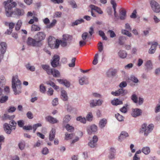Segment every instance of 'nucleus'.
<instances>
[{"label": "nucleus", "mask_w": 160, "mask_h": 160, "mask_svg": "<svg viewBox=\"0 0 160 160\" xmlns=\"http://www.w3.org/2000/svg\"><path fill=\"white\" fill-rule=\"evenodd\" d=\"M4 4L6 15L8 17H11L13 14L20 16L23 15L24 13V10L22 9L17 8L14 11H12V8H15L17 5L15 2H13V0H7L4 2Z\"/></svg>", "instance_id": "obj_1"}, {"label": "nucleus", "mask_w": 160, "mask_h": 160, "mask_svg": "<svg viewBox=\"0 0 160 160\" xmlns=\"http://www.w3.org/2000/svg\"><path fill=\"white\" fill-rule=\"evenodd\" d=\"M21 83L18 78V76H13L12 79V88L15 95L19 94L21 92Z\"/></svg>", "instance_id": "obj_2"}, {"label": "nucleus", "mask_w": 160, "mask_h": 160, "mask_svg": "<svg viewBox=\"0 0 160 160\" xmlns=\"http://www.w3.org/2000/svg\"><path fill=\"white\" fill-rule=\"evenodd\" d=\"M154 127V125L152 124H150L147 125L146 123L142 124L139 130V132L141 134L144 133V135L145 136H147L152 130Z\"/></svg>", "instance_id": "obj_3"}, {"label": "nucleus", "mask_w": 160, "mask_h": 160, "mask_svg": "<svg viewBox=\"0 0 160 160\" xmlns=\"http://www.w3.org/2000/svg\"><path fill=\"white\" fill-rule=\"evenodd\" d=\"M45 33L43 32H38L34 36V38L36 40L40 47L42 45L41 42L45 39Z\"/></svg>", "instance_id": "obj_4"}, {"label": "nucleus", "mask_w": 160, "mask_h": 160, "mask_svg": "<svg viewBox=\"0 0 160 160\" xmlns=\"http://www.w3.org/2000/svg\"><path fill=\"white\" fill-rule=\"evenodd\" d=\"M151 9L154 12L158 13L160 12V5L154 0H149Z\"/></svg>", "instance_id": "obj_5"}, {"label": "nucleus", "mask_w": 160, "mask_h": 160, "mask_svg": "<svg viewBox=\"0 0 160 160\" xmlns=\"http://www.w3.org/2000/svg\"><path fill=\"white\" fill-rule=\"evenodd\" d=\"M60 43V41L59 40L56 39L55 41L54 38L53 39L51 37H50L49 38L48 44L52 48H58Z\"/></svg>", "instance_id": "obj_6"}, {"label": "nucleus", "mask_w": 160, "mask_h": 160, "mask_svg": "<svg viewBox=\"0 0 160 160\" xmlns=\"http://www.w3.org/2000/svg\"><path fill=\"white\" fill-rule=\"evenodd\" d=\"M59 60L60 57L57 55H54L51 60V64L52 66L54 68L58 66Z\"/></svg>", "instance_id": "obj_7"}, {"label": "nucleus", "mask_w": 160, "mask_h": 160, "mask_svg": "<svg viewBox=\"0 0 160 160\" xmlns=\"http://www.w3.org/2000/svg\"><path fill=\"white\" fill-rule=\"evenodd\" d=\"M46 72L48 74L52 75L55 77L58 78L60 76V73L58 70L52 68L50 67L46 71Z\"/></svg>", "instance_id": "obj_8"}, {"label": "nucleus", "mask_w": 160, "mask_h": 160, "mask_svg": "<svg viewBox=\"0 0 160 160\" xmlns=\"http://www.w3.org/2000/svg\"><path fill=\"white\" fill-rule=\"evenodd\" d=\"M127 90L120 88L115 92H112L111 94L115 96H123L126 94L127 93Z\"/></svg>", "instance_id": "obj_9"}, {"label": "nucleus", "mask_w": 160, "mask_h": 160, "mask_svg": "<svg viewBox=\"0 0 160 160\" xmlns=\"http://www.w3.org/2000/svg\"><path fill=\"white\" fill-rule=\"evenodd\" d=\"M87 129L88 134L91 135L94 134L97 131L98 127L95 124H92L88 126Z\"/></svg>", "instance_id": "obj_10"}, {"label": "nucleus", "mask_w": 160, "mask_h": 160, "mask_svg": "<svg viewBox=\"0 0 160 160\" xmlns=\"http://www.w3.org/2000/svg\"><path fill=\"white\" fill-rule=\"evenodd\" d=\"M98 138L97 136L94 135L92 138L88 142V146L91 148H95L97 146Z\"/></svg>", "instance_id": "obj_11"}, {"label": "nucleus", "mask_w": 160, "mask_h": 160, "mask_svg": "<svg viewBox=\"0 0 160 160\" xmlns=\"http://www.w3.org/2000/svg\"><path fill=\"white\" fill-rule=\"evenodd\" d=\"M27 43L28 45L33 47H39V45L38 44V43L34 38L33 39L31 37H29L28 39Z\"/></svg>", "instance_id": "obj_12"}, {"label": "nucleus", "mask_w": 160, "mask_h": 160, "mask_svg": "<svg viewBox=\"0 0 160 160\" xmlns=\"http://www.w3.org/2000/svg\"><path fill=\"white\" fill-rule=\"evenodd\" d=\"M3 128L5 132L8 134H10L11 132L12 129V128L7 123H5L3 124Z\"/></svg>", "instance_id": "obj_13"}, {"label": "nucleus", "mask_w": 160, "mask_h": 160, "mask_svg": "<svg viewBox=\"0 0 160 160\" xmlns=\"http://www.w3.org/2000/svg\"><path fill=\"white\" fill-rule=\"evenodd\" d=\"M142 112L141 109L136 108L132 110V116L134 117H137L141 114Z\"/></svg>", "instance_id": "obj_14"}, {"label": "nucleus", "mask_w": 160, "mask_h": 160, "mask_svg": "<svg viewBox=\"0 0 160 160\" xmlns=\"http://www.w3.org/2000/svg\"><path fill=\"white\" fill-rule=\"evenodd\" d=\"M46 120L50 123L51 124H54L58 122V121L55 118L53 117L48 116L46 117Z\"/></svg>", "instance_id": "obj_15"}, {"label": "nucleus", "mask_w": 160, "mask_h": 160, "mask_svg": "<svg viewBox=\"0 0 160 160\" xmlns=\"http://www.w3.org/2000/svg\"><path fill=\"white\" fill-rule=\"evenodd\" d=\"M128 134L126 132L122 131L119 136L118 140L120 142H122L126 137H128Z\"/></svg>", "instance_id": "obj_16"}, {"label": "nucleus", "mask_w": 160, "mask_h": 160, "mask_svg": "<svg viewBox=\"0 0 160 160\" xmlns=\"http://www.w3.org/2000/svg\"><path fill=\"white\" fill-rule=\"evenodd\" d=\"M146 69L148 71L151 70L152 69L153 64L152 61L150 60H147L144 63Z\"/></svg>", "instance_id": "obj_17"}, {"label": "nucleus", "mask_w": 160, "mask_h": 160, "mask_svg": "<svg viewBox=\"0 0 160 160\" xmlns=\"http://www.w3.org/2000/svg\"><path fill=\"white\" fill-rule=\"evenodd\" d=\"M158 45V43L157 42H155L154 44L152 45L151 48L148 50V53L150 54L154 53L156 50V47Z\"/></svg>", "instance_id": "obj_18"}, {"label": "nucleus", "mask_w": 160, "mask_h": 160, "mask_svg": "<svg viewBox=\"0 0 160 160\" xmlns=\"http://www.w3.org/2000/svg\"><path fill=\"white\" fill-rule=\"evenodd\" d=\"M90 7L92 10H94L99 14H102L103 13V12L101 9L97 6L93 5H90Z\"/></svg>", "instance_id": "obj_19"}, {"label": "nucleus", "mask_w": 160, "mask_h": 160, "mask_svg": "<svg viewBox=\"0 0 160 160\" xmlns=\"http://www.w3.org/2000/svg\"><path fill=\"white\" fill-rule=\"evenodd\" d=\"M57 80L60 83L63 84V85L67 88H69L70 86V82L66 80L58 79Z\"/></svg>", "instance_id": "obj_20"}, {"label": "nucleus", "mask_w": 160, "mask_h": 160, "mask_svg": "<svg viewBox=\"0 0 160 160\" xmlns=\"http://www.w3.org/2000/svg\"><path fill=\"white\" fill-rule=\"evenodd\" d=\"M1 52L2 54H4L6 50L7 49V44L6 43L4 42H2L0 43Z\"/></svg>", "instance_id": "obj_21"}, {"label": "nucleus", "mask_w": 160, "mask_h": 160, "mask_svg": "<svg viewBox=\"0 0 160 160\" xmlns=\"http://www.w3.org/2000/svg\"><path fill=\"white\" fill-rule=\"evenodd\" d=\"M61 98L64 101L67 100L68 97L67 92L64 90H62L61 91Z\"/></svg>", "instance_id": "obj_22"}, {"label": "nucleus", "mask_w": 160, "mask_h": 160, "mask_svg": "<svg viewBox=\"0 0 160 160\" xmlns=\"http://www.w3.org/2000/svg\"><path fill=\"white\" fill-rule=\"evenodd\" d=\"M111 103L114 105L117 106L118 105H121L123 104L122 100H120L118 98H114L111 102Z\"/></svg>", "instance_id": "obj_23"}, {"label": "nucleus", "mask_w": 160, "mask_h": 160, "mask_svg": "<svg viewBox=\"0 0 160 160\" xmlns=\"http://www.w3.org/2000/svg\"><path fill=\"white\" fill-rule=\"evenodd\" d=\"M120 18L121 20H123L125 19L126 16V11L125 10L122 9L119 11Z\"/></svg>", "instance_id": "obj_24"}, {"label": "nucleus", "mask_w": 160, "mask_h": 160, "mask_svg": "<svg viewBox=\"0 0 160 160\" xmlns=\"http://www.w3.org/2000/svg\"><path fill=\"white\" fill-rule=\"evenodd\" d=\"M55 133V130L52 128L49 134V139L50 141H52L53 140L54 138Z\"/></svg>", "instance_id": "obj_25"}, {"label": "nucleus", "mask_w": 160, "mask_h": 160, "mask_svg": "<svg viewBox=\"0 0 160 160\" xmlns=\"http://www.w3.org/2000/svg\"><path fill=\"white\" fill-rule=\"evenodd\" d=\"M127 54L126 52L123 50H120L118 52V55L120 58L124 59L127 56Z\"/></svg>", "instance_id": "obj_26"}, {"label": "nucleus", "mask_w": 160, "mask_h": 160, "mask_svg": "<svg viewBox=\"0 0 160 160\" xmlns=\"http://www.w3.org/2000/svg\"><path fill=\"white\" fill-rule=\"evenodd\" d=\"M115 152V149L114 148H111L109 152L110 155L109 156V158L111 159H113L114 158Z\"/></svg>", "instance_id": "obj_27"}, {"label": "nucleus", "mask_w": 160, "mask_h": 160, "mask_svg": "<svg viewBox=\"0 0 160 160\" xmlns=\"http://www.w3.org/2000/svg\"><path fill=\"white\" fill-rule=\"evenodd\" d=\"M107 123V120L106 119L103 118L101 119L99 123V127L101 128H104Z\"/></svg>", "instance_id": "obj_28"}, {"label": "nucleus", "mask_w": 160, "mask_h": 160, "mask_svg": "<svg viewBox=\"0 0 160 160\" xmlns=\"http://www.w3.org/2000/svg\"><path fill=\"white\" fill-rule=\"evenodd\" d=\"M26 69L31 72H34L35 70V67L33 66H31L29 62H28L25 65Z\"/></svg>", "instance_id": "obj_29"}, {"label": "nucleus", "mask_w": 160, "mask_h": 160, "mask_svg": "<svg viewBox=\"0 0 160 160\" xmlns=\"http://www.w3.org/2000/svg\"><path fill=\"white\" fill-rule=\"evenodd\" d=\"M71 118V116L70 115H66L63 119V124L65 125L70 121Z\"/></svg>", "instance_id": "obj_30"}, {"label": "nucleus", "mask_w": 160, "mask_h": 160, "mask_svg": "<svg viewBox=\"0 0 160 160\" xmlns=\"http://www.w3.org/2000/svg\"><path fill=\"white\" fill-rule=\"evenodd\" d=\"M79 83L81 85H83L84 84H87L88 83L87 79L85 77L81 78L79 80Z\"/></svg>", "instance_id": "obj_31"}, {"label": "nucleus", "mask_w": 160, "mask_h": 160, "mask_svg": "<svg viewBox=\"0 0 160 160\" xmlns=\"http://www.w3.org/2000/svg\"><path fill=\"white\" fill-rule=\"evenodd\" d=\"M142 151L145 155H148L150 152V148L148 147H145L143 148Z\"/></svg>", "instance_id": "obj_32"}, {"label": "nucleus", "mask_w": 160, "mask_h": 160, "mask_svg": "<svg viewBox=\"0 0 160 160\" xmlns=\"http://www.w3.org/2000/svg\"><path fill=\"white\" fill-rule=\"evenodd\" d=\"M126 39V37L125 36H120L118 39V43L120 45H123L125 42V41Z\"/></svg>", "instance_id": "obj_33"}, {"label": "nucleus", "mask_w": 160, "mask_h": 160, "mask_svg": "<svg viewBox=\"0 0 160 160\" xmlns=\"http://www.w3.org/2000/svg\"><path fill=\"white\" fill-rule=\"evenodd\" d=\"M84 21V20L82 18L78 19L75 22H73L72 23V26H73L75 25H78L81 24Z\"/></svg>", "instance_id": "obj_34"}, {"label": "nucleus", "mask_w": 160, "mask_h": 160, "mask_svg": "<svg viewBox=\"0 0 160 160\" xmlns=\"http://www.w3.org/2000/svg\"><path fill=\"white\" fill-rule=\"evenodd\" d=\"M41 29L40 27L38 25L32 24L31 27V31H40Z\"/></svg>", "instance_id": "obj_35"}, {"label": "nucleus", "mask_w": 160, "mask_h": 160, "mask_svg": "<svg viewBox=\"0 0 160 160\" xmlns=\"http://www.w3.org/2000/svg\"><path fill=\"white\" fill-rule=\"evenodd\" d=\"M72 38V37L71 35L68 34H65L63 35L62 39L67 42L71 40Z\"/></svg>", "instance_id": "obj_36"}, {"label": "nucleus", "mask_w": 160, "mask_h": 160, "mask_svg": "<svg viewBox=\"0 0 160 160\" xmlns=\"http://www.w3.org/2000/svg\"><path fill=\"white\" fill-rule=\"evenodd\" d=\"M68 3L71 5L73 8H77V6L74 0H69Z\"/></svg>", "instance_id": "obj_37"}, {"label": "nucleus", "mask_w": 160, "mask_h": 160, "mask_svg": "<svg viewBox=\"0 0 160 160\" xmlns=\"http://www.w3.org/2000/svg\"><path fill=\"white\" fill-rule=\"evenodd\" d=\"M56 20L55 19H53L52 22L49 25H47L46 26V28H50L53 27L56 23Z\"/></svg>", "instance_id": "obj_38"}, {"label": "nucleus", "mask_w": 160, "mask_h": 160, "mask_svg": "<svg viewBox=\"0 0 160 160\" xmlns=\"http://www.w3.org/2000/svg\"><path fill=\"white\" fill-rule=\"evenodd\" d=\"M67 130L70 132H72L74 130V128L69 124H67L65 126Z\"/></svg>", "instance_id": "obj_39"}, {"label": "nucleus", "mask_w": 160, "mask_h": 160, "mask_svg": "<svg viewBox=\"0 0 160 160\" xmlns=\"http://www.w3.org/2000/svg\"><path fill=\"white\" fill-rule=\"evenodd\" d=\"M22 22L21 20H18L17 23L15 27V29L17 31L19 30L22 25Z\"/></svg>", "instance_id": "obj_40"}, {"label": "nucleus", "mask_w": 160, "mask_h": 160, "mask_svg": "<svg viewBox=\"0 0 160 160\" xmlns=\"http://www.w3.org/2000/svg\"><path fill=\"white\" fill-rule=\"evenodd\" d=\"M129 31H128L127 30L123 29L122 30V33L128 36L129 37H131L132 36V35L131 33L129 32Z\"/></svg>", "instance_id": "obj_41"}, {"label": "nucleus", "mask_w": 160, "mask_h": 160, "mask_svg": "<svg viewBox=\"0 0 160 160\" xmlns=\"http://www.w3.org/2000/svg\"><path fill=\"white\" fill-rule=\"evenodd\" d=\"M76 120L78 121H79L81 122H82L83 123H86V119L85 118H82L81 116H79L78 117Z\"/></svg>", "instance_id": "obj_42"}, {"label": "nucleus", "mask_w": 160, "mask_h": 160, "mask_svg": "<svg viewBox=\"0 0 160 160\" xmlns=\"http://www.w3.org/2000/svg\"><path fill=\"white\" fill-rule=\"evenodd\" d=\"M6 80L3 77H0V87H3L5 85Z\"/></svg>", "instance_id": "obj_43"}, {"label": "nucleus", "mask_w": 160, "mask_h": 160, "mask_svg": "<svg viewBox=\"0 0 160 160\" xmlns=\"http://www.w3.org/2000/svg\"><path fill=\"white\" fill-rule=\"evenodd\" d=\"M8 99V97L7 96H5L1 97V94H0V102L1 103H3L6 102Z\"/></svg>", "instance_id": "obj_44"}, {"label": "nucleus", "mask_w": 160, "mask_h": 160, "mask_svg": "<svg viewBox=\"0 0 160 160\" xmlns=\"http://www.w3.org/2000/svg\"><path fill=\"white\" fill-rule=\"evenodd\" d=\"M115 116L117 119L119 121H122L123 120V117L119 113H117L115 115Z\"/></svg>", "instance_id": "obj_45"}, {"label": "nucleus", "mask_w": 160, "mask_h": 160, "mask_svg": "<svg viewBox=\"0 0 160 160\" xmlns=\"http://www.w3.org/2000/svg\"><path fill=\"white\" fill-rule=\"evenodd\" d=\"M86 119L88 121H91L93 118V115L91 112H89L86 116Z\"/></svg>", "instance_id": "obj_46"}, {"label": "nucleus", "mask_w": 160, "mask_h": 160, "mask_svg": "<svg viewBox=\"0 0 160 160\" xmlns=\"http://www.w3.org/2000/svg\"><path fill=\"white\" fill-rule=\"evenodd\" d=\"M40 92L43 93H45L46 92V88L44 86V84H41L40 85Z\"/></svg>", "instance_id": "obj_47"}, {"label": "nucleus", "mask_w": 160, "mask_h": 160, "mask_svg": "<svg viewBox=\"0 0 160 160\" xmlns=\"http://www.w3.org/2000/svg\"><path fill=\"white\" fill-rule=\"evenodd\" d=\"M15 117L14 115L10 116L6 114H5L3 115V118L5 119H8L10 120L13 119Z\"/></svg>", "instance_id": "obj_48"}, {"label": "nucleus", "mask_w": 160, "mask_h": 160, "mask_svg": "<svg viewBox=\"0 0 160 160\" xmlns=\"http://www.w3.org/2000/svg\"><path fill=\"white\" fill-rule=\"evenodd\" d=\"M98 53H96L94 57V59L92 62V63L93 65H96L98 63Z\"/></svg>", "instance_id": "obj_49"}, {"label": "nucleus", "mask_w": 160, "mask_h": 160, "mask_svg": "<svg viewBox=\"0 0 160 160\" xmlns=\"http://www.w3.org/2000/svg\"><path fill=\"white\" fill-rule=\"evenodd\" d=\"M131 99L135 103H137L138 102V98L137 96L133 94L132 95L131 97Z\"/></svg>", "instance_id": "obj_50"}, {"label": "nucleus", "mask_w": 160, "mask_h": 160, "mask_svg": "<svg viewBox=\"0 0 160 160\" xmlns=\"http://www.w3.org/2000/svg\"><path fill=\"white\" fill-rule=\"evenodd\" d=\"M116 72V70H110L108 71V75H111L112 76H115Z\"/></svg>", "instance_id": "obj_51"}, {"label": "nucleus", "mask_w": 160, "mask_h": 160, "mask_svg": "<svg viewBox=\"0 0 160 160\" xmlns=\"http://www.w3.org/2000/svg\"><path fill=\"white\" fill-rule=\"evenodd\" d=\"M16 110V108L13 106H11L9 107V108L8 109L7 111L8 112H13L15 111Z\"/></svg>", "instance_id": "obj_52"}, {"label": "nucleus", "mask_w": 160, "mask_h": 160, "mask_svg": "<svg viewBox=\"0 0 160 160\" xmlns=\"http://www.w3.org/2000/svg\"><path fill=\"white\" fill-rule=\"evenodd\" d=\"M130 80L134 83H137L138 82V79L133 75H132L130 77Z\"/></svg>", "instance_id": "obj_53"}, {"label": "nucleus", "mask_w": 160, "mask_h": 160, "mask_svg": "<svg viewBox=\"0 0 160 160\" xmlns=\"http://www.w3.org/2000/svg\"><path fill=\"white\" fill-rule=\"evenodd\" d=\"M98 49L99 52H101L103 49L102 43L101 42H99L98 43Z\"/></svg>", "instance_id": "obj_54"}, {"label": "nucleus", "mask_w": 160, "mask_h": 160, "mask_svg": "<svg viewBox=\"0 0 160 160\" xmlns=\"http://www.w3.org/2000/svg\"><path fill=\"white\" fill-rule=\"evenodd\" d=\"M10 122H11V124L10 126L12 128V129L15 130L16 128V126L17 125L16 122L13 120H12Z\"/></svg>", "instance_id": "obj_55"}, {"label": "nucleus", "mask_w": 160, "mask_h": 160, "mask_svg": "<svg viewBox=\"0 0 160 160\" xmlns=\"http://www.w3.org/2000/svg\"><path fill=\"white\" fill-rule=\"evenodd\" d=\"M76 58H73L71 60L72 63H69L68 65L70 67H74L75 66Z\"/></svg>", "instance_id": "obj_56"}, {"label": "nucleus", "mask_w": 160, "mask_h": 160, "mask_svg": "<svg viewBox=\"0 0 160 160\" xmlns=\"http://www.w3.org/2000/svg\"><path fill=\"white\" fill-rule=\"evenodd\" d=\"M26 116L29 119H32L33 118V114L31 111L28 112L26 113Z\"/></svg>", "instance_id": "obj_57"}, {"label": "nucleus", "mask_w": 160, "mask_h": 160, "mask_svg": "<svg viewBox=\"0 0 160 160\" xmlns=\"http://www.w3.org/2000/svg\"><path fill=\"white\" fill-rule=\"evenodd\" d=\"M127 104H125V106L123 107L120 109V111L123 113H126L127 111Z\"/></svg>", "instance_id": "obj_58"}, {"label": "nucleus", "mask_w": 160, "mask_h": 160, "mask_svg": "<svg viewBox=\"0 0 160 160\" xmlns=\"http://www.w3.org/2000/svg\"><path fill=\"white\" fill-rule=\"evenodd\" d=\"M25 146V145L24 142H20L18 144L19 148L21 150H22L24 149Z\"/></svg>", "instance_id": "obj_59"}, {"label": "nucleus", "mask_w": 160, "mask_h": 160, "mask_svg": "<svg viewBox=\"0 0 160 160\" xmlns=\"http://www.w3.org/2000/svg\"><path fill=\"white\" fill-rule=\"evenodd\" d=\"M108 33L110 34V36L111 38H113L116 36V35L113 31L112 30H109L108 31Z\"/></svg>", "instance_id": "obj_60"}, {"label": "nucleus", "mask_w": 160, "mask_h": 160, "mask_svg": "<svg viewBox=\"0 0 160 160\" xmlns=\"http://www.w3.org/2000/svg\"><path fill=\"white\" fill-rule=\"evenodd\" d=\"M97 105L96 102H95L94 100H91L90 103V106L91 108H93Z\"/></svg>", "instance_id": "obj_61"}, {"label": "nucleus", "mask_w": 160, "mask_h": 160, "mask_svg": "<svg viewBox=\"0 0 160 160\" xmlns=\"http://www.w3.org/2000/svg\"><path fill=\"white\" fill-rule=\"evenodd\" d=\"M62 13L60 12H56L54 15V18H60L61 17Z\"/></svg>", "instance_id": "obj_62"}, {"label": "nucleus", "mask_w": 160, "mask_h": 160, "mask_svg": "<svg viewBox=\"0 0 160 160\" xmlns=\"http://www.w3.org/2000/svg\"><path fill=\"white\" fill-rule=\"evenodd\" d=\"M18 126L20 127H22L24 125V121L23 120H19L17 122Z\"/></svg>", "instance_id": "obj_63"}, {"label": "nucleus", "mask_w": 160, "mask_h": 160, "mask_svg": "<svg viewBox=\"0 0 160 160\" xmlns=\"http://www.w3.org/2000/svg\"><path fill=\"white\" fill-rule=\"evenodd\" d=\"M160 112V103L158 104L155 108V112L156 113Z\"/></svg>", "instance_id": "obj_64"}]
</instances>
